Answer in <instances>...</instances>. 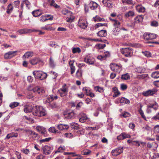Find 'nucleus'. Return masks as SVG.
Instances as JSON below:
<instances>
[{
  "label": "nucleus",
  "instance_id": "nucleus-1",
  "mask_svg": "<svg viewBox=\"0 0 159 159\" xmlns=\"http://www.w3.org/2000/svg\"><path fill=\"white\" fill-rule=\"evenodd\" d=\"M32 114L35 116L41 117L45 116L46 114L45 110L42 107L35 106L32 110Z\"/></svg>",
  "mask_w": 159,
  "mask_h": 159
},
{
  "label": "nucleus",
  "instance_id": "nucleus-2",
  "mask_svg": "<svg viewBox=\"0 0 159 159\" xmlns=\"http://www.w3.org/2000/svg\"><path fill=\"white\" fill-rule=\"evenodd\" d=\"M121 53L126 57H130L133 55V50L131 47L120 49Z\"/></svg>",
  "mask_w": 159,
  "mask_h": 159
},
{
  "label": "nucleus",
  "instance_id": "nucleus-3",
  "mask_svg": "<svg viewBox=\"0 0 159 159\" xmlns=\"http://www.w3.org/2000/svg\"><path fill=\"white\" fill-rule=\"evenodd\" d=\"M33 74L35 78L41 80L45 79L47 75L46 73L40 70L34 71Z\"/></svg>",
  "mask_w": 159,
  "mask_h": 159
},
{
  "label": "nucleus",
  "instance_id": "nucleus-4",
  "mask_svg": "<svg viewBox=\"0 0 159 159\" xmlns=\"http://www.w3.org/2000/svg\"><path fill=\"white\" fill-rule=\"evenodd\" d=\"M111 69L116 72L120 73L122 70V66L120 64L111 63L110 66Z\"/></svg>",
  "mask_w": 159,
  "mask_h": 159
},
{
  "label": "nucleus",
  "instance_id": "nucleus-5",
  "mask_svg": "<svg viewBox=\"0 0 159 159\" xmlns=\"http://www.w3.org/2000/svg\"><path fill=\"white\" fill-rule=\"evenodd\" d=\"M66 85L64 84L57 91V93L61 97H63L67 95L68 92V88L66 87Z\"/></svg>",
  "mask_w": 159,
  "mask_h": 159
},
{
  "label": "nucleus",
  "instance_id": "nucleus-6",
  "mask_svg": "<svg viewBox=\"0 0 159 159\" xmlns=\"http://www.w3.org/2000/svg\"><path fill=\"white\" fill-rule=\"evenodd\" d=\"M156 34L149 33H145L143 35L144 39L146 40H149L154 39L157 38Z\"/></svg>",
  "mask_w": 159,
  "mask_h": 159
},
{
  "label": "nucleus",
  "instance_id": "nucleus-7",
  "mask_svg": "<svg viewBox=\"0 0 159 159\" xmlns=\"http://www.w3.org/2000/svg\"><path fill=\"white\" fill-rule=\"evenodd\" d=\"M78 25L82 29H86L87 26V23L85 19L80 18L79 20Z\"/></svg>",
  "mask_w": 159,
  "mask_h": 159
},
{
  "label": "nucleus",
  "instance_id": "nucleus-8",
  "mask_svg": "<svg viewBox=\"0 0 159 159\" xmlns=\"http://www.w3.org/2000/svg\"><path fill=\"white\" fill-rule=\"evenodd\" d=\"M157 90L156 89H152L148 90L146 91L143 92L142 94L145 97L153 96L157 92Z\"/></svg>",
  "mask_w": 159,
  "mask_h": 159
},
{
  "label": "nucleus",
  "instance_id": "nucleus-9",
  "mask_svg": "<svg viewBox=\"0 0 159 159\" xmlns=\"http://www.w3.org/2000/svg\"><path fill=\"white\" fill-rule=\"evenodd\" d=\"M84 61L89 65H93L95 62L94 58L90 55H87L84 59Z\"/></svg>",
  "mask_w": 159,
  "mask_h": 159
},
{
  "label": "nucleus",
  "instance_id": "nucleus-10",
  "mask_svg": "<svg viewBox=\"0 0 159 159\" xmlns=\"http://www.w3.org/2000/svg\"><path fill=\"white\" fill-rule=\"evenodd\" d=\"M34 107L32 106L31 103H27L24 106V111L25 112L28 113L32 111Z\"/></svg>",
  "mask_w": 159,
  "mask_h": 159
},
{
  "label": "nucleus",
  "instance_id": "nucleus-11",
  "mask_svg": "<svg viewBox=\"0 0 159 159\" xmlns=\"http://www.w3.org/2000/svg\"><path fill=\"white\" fill-rule=\"evenodd\" d=\"M36 129L44 136H47V131L46 129L43 126L38 125L36 127Z\"/></svg>",
  "mask_w": 159,
  "mask_h": 159
},
{
  "label": "nucleus",
  "instance_id": "nucleus-12",
  "mask_svg": "<svg viewBox=\"0 0 159 159\" xmlns=\"http://www.w3.org/2000/svg\"><path fill=\"white\" fill-rule=\"evenodd\" d=\"M33 91L34 93H38L39 95H43L45 92L43 88L38 87H36L33 88Z\"/></svg>",
  "mask_w": 159,
  "mask_h": 159
},
{
  "label": "nucleus",
  "instance_id": "nucleus-13",
  "mask_svg": "<svg viewBox=\"0 0 159 159\" xmlns=\"http://www.w3.org/2000/svg\"><path fill=\"white\" fill-rule=\"evenodd\" d=\"M17 51H10L6 53L4 55V58L6 59H10L16 55Z\"/></svg>",
  "mask_w": 159,
  "mask_h": 159
},
{
  "label": "nucleus",
  "instance_id": "nucleus-14",
  "mask_svg": "<svg viewBox=\"0 0 159 159\" xmlns=\"http://www.w3.org/2000/svg\"><path fill=\"white\" fill-rule=\"evenodd\" d=\"M123 151L122 148H117L116 149L112 150L111 151V154L113 156H116L122 153Z\"/></svg>",
  "mask_w": 159,
  "mask_h": 159
},
{
  "label": "nucleus",
  "instance_id": "nucleus-15",
  "mask_svg": "<svg viewBox=\"0 0 159 159\" xmlns=\"http://www.w3.org/2000/svg\"><path fill=\"white\" fill-rule=\"evenodd\" d=\"M102 3L104 6L109 8H111L113 7L112 2L110 0H103Z\"/></svg>",
  "mask_w": 159,
  "mask_h": 159
},
{
  "label": "nucleus",
  "instance_id": "nucleus-16",
  "mask_svg": "<svg viewBox=\"0 0 159 159\" xmlns=\"http://www.w3.org/2000/svg\"><path fill=\"white\" fill-rule=\"evenodd\" d=\"M42 150L44 154L48 155L50 153L51 148L50 146L45 145L43 147Z\"/></svg>",
  "mask_w": 159,
  "mask_h": 159
},
{
  "label": "nucleus",
  "instance_id": "nucleus-17",
  "mask_svg": "<svg viewBox=\"0 0 159 159\" xmlns=\"http://www.w3.org/2000/svg\"><path fill=\"white\" fill-rule=\"evenodd\" d=\"M75 115L76 114L74 111L65 114V117L68 119H73L74 118Z\"/></svg>",
  "mask_w": 159,
  "mask_h": 159
},
{
  "label": "nucleus",
  "instance_id": "nucleus-18",
  "mask_svg": "<svg viewBox=\"0 0 159 159\" xmlns=\"http://www.w3.org/2000/svg\"><path fill=\"white\" fill-rule=\"evenodd\" d=\"M33 30H32L27 29H23L19 30L17 31V32L19 33L20 34H25L32 32Z\"/></svg>",
  "mask_w": 159,
  "mask_h": 159
},
{
  "label": "nucleus",
  "instance_id": "nucleus-19",
  "mask_svg": "<svg viewBox=\"0 0 159 159\" xmlns=\"http://www.w3.org/2000/svg\"><path fill=\"white\" fill-rule=\"evenodd\" d=\"M69 126L68 125L60 124L57 125V128L60 130H63L64 129H68Z\"/></svg>",
  "mask_w": 159,
  "mask_h": 159
},
{
  "label": "nucleus",
  "instance_id": "nucleus-20",
  "mask_svg": "<svg viewBox=\"0 0 159 159\" xmlns=\"http://www.w3.org/2000/svg\"><path fill=\"white\" fill-rule=\"evenodd\" d=\"M98 35L100 37H105L107 35V32L105 30H101L97 33Z\"/></svg>",
  "mask_w": 159,
  "mask_h": 159
},
{
  "label": "nucleus",
  "instance_id": "nucleus-21",
  "mask_svg": "<svg viewBox=\"0 0 159 159\" xmlns=\"http://www.w3.org/2000/svg\"><path fill=\"white\" fill-rule=\"evenodd\" d=\"M112 91L114 92V94L113 95V97H117L120 93L119 91L118 90V89L116 87H114L112 89Z\"/></svg>",
  "mask_w": 159,
  "mask_h": 159
},
{
  "label": "nucleus",
  "instance_id": "nucleus-22",
  "mask_svg": "<svg viewBox=\"0 0 159 159\" xmlns=\"http://www.w3.org/2000/svg\"><path fill=\"white\" fill-rule=\"evenodd\" d=\"M13 7L12 4H9L7 7L6 12L8 14H10L12 11Z\"/></svg>",
  "mask_w": 159,
  "mask_h": 159
},
{
  "label": "nucleus",
  "instance_id": "nucleus-23",
  "mask_svg": "<svg viewBox=\"0 0 159 159\" xmlns=\"http://www.w3.org/2000/svg\"><path fill=\"white\" fill-rule=\"evenodd\" d=\"M89 7L92 10L96 9L98 7V4L95 2L91 1L89 4Z\"/></svg>",
  "mask_w": 159,
  "mask_h": 159
},
{
  "label": "nucleus",
  "instance_id": "nucleus-24",
  "mask_svg": "<svg viewBox=\"0 0 159 159\" xmlns=\"http://www.w3.org/2000/svg\"><path fill=\"white\" fill-rule=\"evenodd\" d=\"M48 2L51 6L54 7L55 8H58L60 7L55 2L54 0H48Z\"/></svg>",
  "mask_w": 159,
  "mask_h": 159
},
{
  "label": "nucleus",
  "instance_id": "nucleus-25",
  "mask_svg": "<svg viewBox=\"0 0 159 159\" xmlns=\"http://www.w3.org/2000/svg\"><path fill=\"white\" fill-rule=\"evenodd\" d=\"M18 136V134L17 133L12 132L7 135L6 138L9 139L13 137H17Z\"/></svg>",
  "mask_w": 159,
  "mask_h": 159
},
{
  "label": "nucleus",
  "instance_id": "nucleus-26",
  "mask_svg": "<svg viewBox=\"0 0 159 159\" xmlns=\"http://www.w3.org/2000/svg\"><path fill=\"white\" fill-rule=\"evenodd\" d=\"M136 9L139 12H144L145 10V8L140 5L137 6Z\"/></svg>",
  "mask_w": 159,
  "mask_h": 159
},
{
  "label": "nucleus",
  "instance_id": "nucleus-27",
  "mask_svg": "<svg viewBox=\"0 0 159 159\" xmlns=\"http://www.w3.org/2000/svg\"><path fill=\"white\" fill-rule=\"evenodd\" d=\"M33 55V53L31 52H26L23 56V58H28L30 57H32Z\"/></svg>",
  "mask_w": 159,
  "mask_h": 159
},
{
  "label": "nucleus",
  "instance_id": "nucleus-28",
  "mask_svg": "<svg viewBox=\"0 0 159 159\" xmlns=\"http://www.w3.org/2000/svg\"><path fill=\"white\" fill-rule=\"evenodd\" d=\"M48 131L51 133H53L55 134H60L61 132L60 131H58L54 127H50L48 129Z\"/></svg>",
  "mask_w": 159,
  "mask_h": 159
},
{
  "label": "nucleus",
  "instance_id": "nucleus-29",
  "mask_svg": "<svg viewBox=\"0 0 159 159\" xmlns=\"http://www.w3.org/2000/svg\"><path fill=\"white\" fill-rule=\"evenodd\" d=\"M110 19L111 20L114 21V23L113 24V25L115 27L120 28V23L117 20L112 19L110 18Z\"/></svg>",
  "mask_w": 159,
  "mask_h": 159
},
{
  "label": "nucleus",
  "instance_id": "nucleus-30",
  "mask_svg": "<svg viewBox=\"0 0 159 159\" xmlns=\"http://www.w3.org/2000/svg\"><path fill=\"white\" fill-rule=\"evenodd\" d=\"M53 17L51 16V17L49 18H48L47 17L46 15H43L40 17V20L41 21H44L47 20H52Z\"/></svg>",
  "mask_w": 159,
  "mask_h": 159
},
{
  "label": "nucleus",
  "instance_id": "nucleus-31",
  "mask_svg": "<svg viewBox=\"0 0 159 159\" xmlns=\"http://www.w3.org/2000/svg\"><path fill=\"white\" fill-rule=\"evenodd\" d=\"M32 13L34 16L37 17L39 16L41 14V12L39 10H37L33 11Z\"/></svg>",
  "mask_w": 159,
  "mask_h": 159
},
{
  "label": "nucleus",
  "instance_id": "nucleus-32",
  "mask_svg": "<svg viewBox=\"0 0 159 159\" xmlns=\"http://www.w3.org/2000/svg\"><path fill=\"white\" fill-rule=\"evenodd\" d=\"M120 101L121 103L129 104L130 103V101L129 99H126L125 98H121L120 99Z\"/></svg>",
  "mask_w": 159,
  "mask_h": 159
},
{
  "label": "nucleus",
  "instance_id": "nucleus-33",
  "mask_svg": "<svg viewBox=\"0 0 159 159\" xmlns=\"http://www.w3.org/2000/svg\"><path fill=\"white\" fill-rule=\"evenodd\" d=\"M121 79L122 80H127L130 79V76L128 73H126L121 75Z\"/></svg>",
  "mask_w": 159,
  "mask_h": 159
},
{
  "label": "nucleus",
  "instance_id": "nucleus-34",
  "mask_svg": "<svg viewBox=\"0 0 159 159\" xmlns=\"http://www.w3.org/2000/svg\"><path fill=\"white\" fill-rule=\"evenodd\" d=\"M39 62V60L36 58H33L30 61V63L32 65H35Z\"/></svg>",
  "mask_w": 159,
  "mask_h": 159
},
{
  "label": "nucleus",
  "instance_id": "nucleus-35",
  "mask_svg": "<svg viewBox=\"0 0 159 159\" xmlns=\"http://www.w3.org/2000/svg\"><path fill=\"white\" fill-rule=\"evenodd\" d=\"M29 134L34 139H35L38 136V134L34 132L31 130H30L29 131Z\"/></svg>",
  "mask_w": 159,
  "mask_h": 159
},
{
  "label": "nucleus",
  "instance_id": "nucleus-36",
  "mask_svg": "<svg viewBox=\"0 0 159 159\" xmlns=\"http://www.w3.org/2000/svg\"><path fill=\"white\" fill-rule=\"evenodd\" d=\"M120 28H116L115 27L113 30V34L115 35H118L120 31Z\"/></svg>",
  "mask_w": 159,
  "mask_h": 159
},
{
  "label": "nucleus",
  "instance_id": "nucleus-37",
  "mask_svg": "<svg viewBox=\"0 0 159 159\" xmlns=\"http://www.w3.org/2000/svg\"><path fill=\"white\" fill-rule=\"evenodd\" d=\"M151 77L155 79L159 78V71H155L152 73L151 75Z\"/></svg>",
  "mask_w": 159,
  "mask_h": 159
},
{
  "label": "nucleus",
  "instance_id": "nucleus-38",
  "mask_svg": "<svg viewBox=\"0 0 159 159\" xmlns=\"http://www.w3.org/2000/svg\"><path fill=\"white\" fill-rule=\"evenodd\" d=\"M143 17V15L138 16L135 18V20L136 22H140L142 21Z\"/></svg>",
  "mask_w": 159,
  "mask_h": 159
},
{
  "label": "nucleus",
  "instance_id": "nucleus-39",
  "mask_svg": "<svg viewBox=\"0 0 159 159\" xmlns=\"http://www.w3.org/2000/svg\"><path fill=\"white\" fill-rule=\"evenodd\" d=\"M94 89L96 92H98L100 93H102L104 91L103 88L99 86L95 87Z\"/></svg>",
  "mask_w": 159,
  "mask_h": 159
},
{
  "label": "nucleus",
  "instance_id": "nucleus-40",
  "mask_svg": "<svg viewBox=\"0 0 159 159\" xmlns=\"http://www.w3.org/2000/svg\"><path fill=\"white\" fill-rule=\"evenodd\" d=\"M149 107L153 108L155 110H156L158 108V106L156 103L155 104H150L147 106Z\"/></svg>",
  "mask_w": 159,
  "mask_h": 159
},
{
  "label": "nucleus",
  "instance_id": "nucleus-41",
  "mask_svg": "<svg viewBox=\"0 0 159 159\" xmlns=\"http://www.w3.org/2000/svg\"><path fill=\"white\" fill-rule=\"evenodd\" d=\"M87 120H89V119L86 116H82L79 119V121L81 123L85 122Z\"/></svg>",
  "mask_w": 159,
  "mask_h": 159
},
{
  "label": "nucleus",
  "instance_id": "nucleus-42",
  "mask_svg": "<svg viewBox=\"0 0 159 159\" xmlns=\"http://www.w3.org/2000/svg\"><path fill=\"white\" fill-rule=\"evenodd\" d=\"M70 125L75 129L77 130L80 128L79 125L77 123L73 122L70 124Z\"/></svg>",
  "mask_w": 159,
  "mask_h": 159
},
{
  "label": "nucleus",
  "instance_id": "nucleus-43",
  "mask_svg": "<svg viewBox=\"0 0 159 159\" xmlns=\"http://www.w3.org/2000/svg\"><path fill=\"white\" fill-rule=\"evenodd\" d=\"M76 76L78 78H80L82 77V71L80 69H79L77 70L76 74Z\"/></svg>",
  "mask_w": 159,
  "mask_h": 159
},
{
  "label": "nucleus",
  "instance_id": "nucleus-44",
  "mask_svg": "<svg viewBox=\"0 0 159 159\" xmlns=\"http://www.w3.org/2000/svg\"><path fill=\"white\" fill-rule=\"evenodd\" d=\"M19 104V103L17 102H13L11 103L10 107L11 108H14L17 107Z\"/></svg>",
  "mask_w": 159,
  "mask_h": 159
},
{
  "label": "nucleus",
  "instance_id": "nucleus-45",
  "mask_svg": "<svg viewBox=\"0 0 159 159\" xmlns=\"http://www.w3.org/2000/svg\"><path fill=\"white\" fill-rule=\"evenodd\" d=\"M106 45L105 43H98L96 45V46L99 49H102L103 48L105 47Z\"/></svg>",
  "mask_w": 159,
  "mask_h": 159
},
{
  "label": "nucleus",
  "instance_id": "nucleus-46",
  "mask_svg": "<svg viewBox=\"0 0 159 159\" xmlns=\"http://www.w3.org/2000/svg\"><path fill=\"white\" fill-rule=\"evenodd\" d=\"M94 20L95 21H103L104 19L100 17L99 16H96L95 17H93Z\"/></svg>",
  "mask_w": 159,
  "mask_h": 159
},
{
  "label": "nucleus",
  "instance_id": "nucleus-47",
  "mask_svg": "<svg viewBox=\"0 0 159 159\" xmlns=\"http://www.w3.org/2000/svg\"><path fill=\"white\" fill-rule=\"evenodd\" d=\"M134 15L133 11H130L125 14V16L126 17H128L129 16H133Z\"/></svg>",
  "mask_w": 159,
  "mask_h": 159
},
{
  "label": "nucleus",
  "instance_id": "nucleus-48",
  "mask_svg": "<svg viewBox=\"0 0 159 159\" xmlns=\"http://www.w3.org/2000/svg\"><path fill=\"white\" fill-rule=\"evenodd\" d=\"M122 2L123 3H126L128 4H133V2L132 0H121Z\"/></svg>",
  "mask_w": 159,
  "mask_h": 159
},
{
  "label": "nucleus",
  "instance_id": "nucleus-49",
  "mask_svg": "<svg viewBox=\"0 0 159 159\" xmlns=\"http://www.w3.org/2000/svg\"><path fill=\"white\" fill-rule=\"evenodd\" d=\"M81 52V50L79 48H73L72 49V52L74 53H80Z\"/></svg>",
  "mask_w": 159,
  "mask_h": 159
},
{
  "label": "nucleus",
  "instance_id": "nucleus-50",
  "mask_svg": "<svg viewBox=\"0 0 159 159\" xmlns=\"http://www.w3.org/2000/svg\"><path fill=\"white\" fill-rule=\"evenodd\" d=\"M49 65L52 68H54L55 66L54 61L52 59V57H50L49 59Z\"/></svg>",
  "mask_w": 159,
  "mask_h": 159
},
{
  "label": "nucleus",
  "instance_id": "nucleus-51",
  "mask_svg": "<svg viewBox=\"0 0 159 159\" xmlns=\"http://www.w3.org/2000/svg\"><path fill=\"white\" fill-rule=\"evenodd\" d=\"M91 152V151L89 149L84 150L82 152L83 155H88Z\"/></svg>",
  "mask_w": 159,
  "mask_h": 159
},
{
  "label": "nucleus",
  "instance_id": "nucleus-52",
  "mask_svg": "<svg viewBox=\"0 0 159 159\" xmlns=\"http://www.w3.org/2000/svg\"><path fill=\"white\" fill-rule=\"evenodd\" d=\"M141 107H142L139 109V114L141 115L142 117L144 119L146 120V117H145V115H144V114L143 111V110H142V109H141Z\"/></svg>",
  "mask_w": 159,
  "mask_h": 159
},
{
  "label": "nucleus",
  "instance_id": "nucleus-53",
  "mask_svg": "<svg viewBox=\"0 0 159 159\" xmlns=\"http://www.w3.org/2000/svg\"><path fill=\"white\" fill-rule=\"evenodd\" d=\"M53 101V99L52 98V96L50 95L49 97H48L46 100V102L47 103H50L51 102Z\"/></svg>",
  "mask_w": 159,
  "mask_h": 159
},
{
  "label": "nucleus",
  "instance_id": "nucleus-54",
  "mask_svg": "<svg viewBox=\"0 0 159 159\" xmlns=\"http://www.w3.org/2000/svg\"><path fill=\"white\" fill-rule=\"evenodd\" d=\"M124 139L126 138H129L131 137V136L129 134H126L123 132L122 133Z\"/></svg>",
  "mask_w": 159,
  "mask_h": 159
},
{
  "label": "nucleus",
  "instance_id": "nucleus-55",
  "mask_svg": "<svg viewBox=\"0 0 159 159\" xmlns=\"http://www.w3.org/2000/svg\"><path fill=\"white\" fill-rule=\"evenodd\" d=\"M143 53L147 57H150L151 56V53L148 51H145L144 52H143Z\"/></svg>",
  "mask_w": 159,
  "mask_h": 159
},
{
  "label": "nucleus",
  "instance_id": "nucleus-56",
  "mask_svg": "<svg viewBox=\"0 0 159 159\" xmlns=\"http://www.w3.org/2000/svg\"><path fill=\"white\" fill-rule=\"evenodd\" d=\"M65 136L66 138H73V135L70 133H65Z\"/></svg>",
  "mask_w": 159,
  "mask_h": 159
},
{
  "label": "nucleus",
  "instance_id": "nucleus-57",
  "mask_svg": "<svg viewBox=\"0 0 159 159\" xmlns=\"http://www.w3.org/2000/svg\"><path fill=\"white\" fill-rule=\"evenodd\" d=\"M120 88L122 90H125L127 89V86L125 84H120Z\"/></svg>",
  "mask_w": 159,
  "mask_h": 159
},
{
  "label": "nucleus",
  "instance_id": "nucleus-58",
  "mask_svg": "<svg viewBox=\"0 0 159 159\" xmlns=\"http://www.w3.org/2000/svg\"><path fill=\"white\" fill-rule=\"evenodd\" d=\"M110 56V54L109 52L107 51L104 52L103 56L104 57L105 59L107 57H109Z\"/></svg>",
  "mask_w": 159,
  "mask_h": 159
},
{
  "label": "nucleus",
  "instance_id": "nucleus-59",
  "mask_svg": "<svg viewBox=\"0 0 159 159\" xmlns=\"http://www.w3.org/2000/svg\"><path fill=\"white\" fill-rule=\"evenodd\" d=\"M51 139V138H46L45 139H41V140H40L39 142L40 143H41L43 142H48V141H49Z\"/></svg>",
  "mask_w": 159,
  "mask_h": 159
},
{
  "label": "nucleus",
  "instance_id": "nucleus-60",
  "mask_svg": "<svg viewBox=\"0 0 159 159\" xmlns=\"http://www.w3.org/2000/svg\"><path fill=\"white\" fill-rule=\"evenodd\" d=\"M50 73L51 75H53V76L52 77V78L53 79H56V78L57 77V76L58 75L54 71H51L50 72Z\"/></svg>",
  "mask_w": 159,
  "mask_h": 159
},
{
  "label": "nucleus",
  "instance_id": "nucleus-61",
  "mask_svg": "<svg viewBox=\"0 0 159 159\" xmlns=\"http://www.w3.org/2000/svg\"><path fill=\"white\" fill-rule=\"evenodd\" d=\"M62 14L64 15H67L70 14V12L68 10H65L62 11Z\"/></svg>",
  "mask_w": 159,
  "mask_h": 159
},
{
  "label": "nucleus",
  "instance_id": "nucleus-62",
  "mask_svg": "<svg viewBox=\"0 0 159 159\" xmlns=\"http://www.w3.org/2000/svg\"><path fill=\"white\" fill-rule=\"evenodd\" d=\"M25 4L27 8L29 9L30 7V3L27 0H24Z\"/></svg>",
  "mask_w": 159,
  "mask_h": 159
},
{
  "label": "nucleus",
  "instance_id": "nucleus-63",
  "mask_svg": "<svg viewBox=\"0 0 159 159\" xmlns=\"http://www.w3.org/2000/svg\"><path fill=\"white\" fill-rule=\"evenodd\" d=\"M151 25L152 26L157 27L158 26V24L157 21H154L151 22Z\"/></svg>",
  "mask_w": 159,
  "mask_h": 159
},
{
  "label": "nucleus",
  "instance_id": "nucleus-64",
  "mask_svg": "<svg viewBox=\"0 0 159 159\" xmlns=\"http://www.w3.org/2000/svg\"><path fill=\"white\" fill-rule=\"evenodd\" d=\"M83 104V103L82 102H80L78 103L77 104L76 106V108L77 109H79L81 107Z\"/></svg>",
  "mask_w": 159,
  "mask_h": 159
}]
</instances>
